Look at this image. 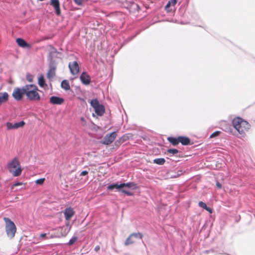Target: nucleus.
Instances as JSON below:
<instances>
[{
  "instance_id": "obj_1",
  "label": "nucleus",
  "mask_w": 255,
  "mask_h": 255,
  "mask_svg": "<svg viewBox=\"0 0 255 255\" xmlns=\"http://www.w3.org/2000/svg\"><path fill=\"white\" fill-rule=\"evenodd\" d=\"M25 87V95L27 99L30 101H39L40 99L39 94L38 93L37 87L33 84L26 85Z\"/></svg>"
},
{
  "instance_id": "obj_2",
  "label": "nucleus",
  "mask_w": 255,
  "mask_h": 255,
  "mask_svg": "<svg viewBox=\"0 0 255 255\" xmlns=\"http://www.w3.org/2000/svg\"><path fill=\"white\" fill-rule=\"evenodd\" d=\"M9 172L14 177L19 176L22 172V169L18 159L15 157L7 165Z\"/></svg>"
},
{
  "instance_id": "obj_3",
  "label": "nucleus",
  "mask_w": 255,
  "mask_h": 255,
  "mask_svg": "<svg viewBox=\"0 0 255 255\" xmlns=\"http://www.w3.org/2000/svg\"><path fill=\"white\" fill-rule=\"evenodd\" d=\"M3 220L5 223V231L6 234L8 237L11 239L14 237L16 232V226L14 223L7 217H4Z\"/></svg>"
},
{
  "instance_id": "obj_4",
  "label": "nucleus",
  "mask_w": 255,
  "mask_h": 255,
  "mask_svg": "<svg viewBox=\"0 0 255 255\" xmlns=\"http://www.w3.org/2000/svg\"><path fill=\"white\" fill-rule=\"evenodd\" d=\"M91 106L94 109L97 116H102L105 113V108L104 105L100 104L97 99H93L90 102Z\"/></svg>"
},
{
  "instance_id": "obj_5",
  "label": "nucleus",
  "mask_w": 255,
  "mask_h": 255,
  "mask_svg": "<svg viewBox=\"0 0 255 255\" xmlns=\"http://www.w3.org/2000/svg\"><path fill=\"white\" fill-rule=\"evenodd\" d=\"M125 187L128 188H132L135 189L136 188V185L133 182H128L127 183H122L121 184H114L108 186V190H113L115 188L120 189Z\"/></svg>"
},
{
  "instance_id": "obj_6",
  "label": "nucleus",
  "mask_w": 255,
  "mask_h": 255,
  "mask_svg": "<svg viewBox=\"0 0 255 255\" xmlns=\"http://www.w3.org/2000/svg\"><path fill=\"white\" fill-rule=\"evenodd\" d=\"M142 238L143 235L140 233H132L126 240L125 242V245L126 246H128L134 244L135 242L134 238H139L140 239H142Z\"/></svg>"
},
{
  "instance_id": "obj_7",
  "label": "nucleus",
  "mask_w": 255,
  "mask_h": 255,
  "mask_svg": "<svg viewBox=\"0 0 255 255\" xmlns=\"http://www.w3.org/2000/svg\"><path fill=\"white\" fill-rule=\"evenodd\" d=\"M25 87L24 86L21 88H15L14 89L12 96L13 98L16 101L21 100L23 96L25 95Z\"/></svg>"
},
{
  "instance_id": "obj_8",
  "label": "nucleus",
  "mask_w": 255,
  "mask_h": 255,
  "mask_svg": "<svg viewBox=\"0 0 255 255\" xmlns=\"http://www.w3.org/2000/svg\"><path fill=\"white\" fill-rule=\"evenodd\" d=\"M117 136V133L116 131L110 134H107L104 138L102 143L105 145H109L112 143Z\"/></svg>"
},
{
  "instance_id": "obj_9",
  "label": "nucleus",
  "mask_w": 255,
  "mask_h": 255,
  "mask_svg": "<svg viewBox=\"0 0 255 255\" xmlns=\"http://www.w3.org/2000/svg\"><path fill=\"white\" fill-rule=\"evenodd\" d=\"M50 4L54 7L56 14L57 16H60L61 12L59 0H51Z\"/></svg>"
},
{
  "instance_id": "obj_10",
  "label": "nucleus",
  "mask_w": 255,
  "mask_h": 255,
  "mask_svg": "<svg viewBox=\"0 0 255 255\" xmlns=\"http://www.w3.org/2000/svg\"><path fill=\"white\" fill-rule=\"evenodd\" d=\"M69 68L71 73L73 75H76L79 72V66L76 61L69 63Z\"/></svg>"
},
{
  "instance_id": "obj_11",
  "label": "nucleus",
  "mask_w": 255,
  "mask_h": 255,
  "mask_svg": "<svg viewBox=\"0 0 255 255\" xmlns=\"http://www.w3.org/2000/svg\"><path fill=\"white\" fill-rule=\"evenodd\" d=\"M25 125V122L23 121H21L18 123H16L14 124H12L11 123H7L6 124V126L7 128V129L9 130L11 129H16L19 128L23 127Z\"/></svg>"
},
{
  "instance_id": "obj_12",
  "label": "nucleus",
  "mask_w": 255,
  "mask_h": 255,
  "mask_svg": "<svg viewBox=\"0 0 255 255\" xmlns=\"http://www.w3.org/2000/svg\"><path fill=\"white\" fill-rule=\"evenodd\" d=\"M251 125L248 122L240 118V128H242V130H240V134L242 132L244 133L245 131H248Z\"/></svg>"
},
{
  "instance_id": "obj_13",
  "label": "nucleus",
  "mask_w": 255,
  "mask_h": 255,
  "mask_svg": "<svg viewBox=\"0 0 255 255\" xmlns=\"http://www.w3.org/2000/svg\"><path fill=\"white\" fill-rule=\"evenodd\" d=\"M50 103L53 105H62L64 102V100L60 97L52 96L50 98Z\"/></svg>"
},
{
  "instance_id": "obj_14",
  "label": "nucleus",
  "mask_w": 255,
  "mask_h": 255,
  "mask_svg": "<svg viewBox=\"0 0 255 255\" xmlns=\"http://www.w3.org/2000/svg\"><path fill=\"white\" fill-rule=\"evenodd\" d=\"M80 78L82 83L85 85H89L91 82V78L86 72H83L81 75Z\"/></svg>"
},
{
  "instance_id": "obj_15",
  "label": "nucleus",
  "mask_w": 255,
  "mask_h": 255,
  "mask_svg": "<svg viewBox=\"0 0 255 255\" xmlns=\"http://www.w3.org/2000/svg\"><path fill=\"white\" fill-rule=\"evenodd\" d=\"M75 212L73 209L71 208H66L64 211V214L66 220L69 221L74 215Z\"/></svg>"
},
{
  "instance_id": "obj_16",
  "label": "nucleus",
  "mask_w": 255,
  "mask_h": 255,
  "mask_svg": "<svg viewBox=\"0 0 255 255\" xmlns=\"http://www.w3.org/2000/svg\"><path fill=\"white\" fill-rule=\"evenodd\" d=\"M16 42L17 45L22 48H31V46L29 44L27 43L24 39L18 38L16 40Z\"/></svg>"
},
{
  "instance_id": "obj_17",
  "label": "nucleus",
  "mask_w": 255,
  "mask_h": 255,
  "mask_svg": "<svg viewBox=\"0 0 255 255\" xmlns=\"http://www.w3.org/2000/svg\"><path fill=\"white\" fill-rule=\"evenodd\" d=\"M179 143L183 145H188L191 144L190 139L186 136H178Z\"/></svg>"
},
{
  "instance_id": "obj_18",
  "label": "nucleus",
  "mask_w": 255,
  "mask_h": 255,
  "mask_svg": "<svg viewBox=\"0 0 255 255\" xmlns=\"http://www.w3.org/2000/svg\"><path fill=\"white\" fill-rule=\"evenodd\" d=\"M8 99V94L6 92L0 93V106L6 103Z\"/></svg>"
},
{
  "instance_id": "obj_19",
  "label": "nucleus",
  "mask_w": 255,
  "mask_h": 255,
  "mask_svg": "<svg viewBox=\"0 0 255 255\" xmlns=\"http://www.w3.org/2000/svg\"><path fill=\"white\" fill-rule=\"evenodd\" d=\"M56 68L54 66L51 67L47 74V77L49 79L53 78L55 75Z\"/></svg>"
},
{
  "instance_id": "obj_20",
  "label": "nucleus",
  "mask_w": 255,
  "mask_h": 255,
  "mask_svg": "<svg viewBox=\"0 0 255 255\" xmlns=\"http://www.w3.org/2000/svg\"><path fill=\"white\" fill-rule=\"evenodd\" d=\"M167 140L174 146H176L179 143L178 137H167Z\"/></svg>"
},
{
  "instance_id": "obj_21",
  "label": "nucleus",
  "mask_w": 255,
  "mask_h": 255,
  "mask_svg": "<svg viewBox=\"0 0 255 255\" xmlns=\"http://www.w3.org/2000/svg\"><path fill=\"white\" fill-rule=\"evenodd\" d=\"M233 126L234 128L239 131V117L235 118L232 121Z\"/></svg>"
},
{
  "instance_id": "obj_22",
  "label": "nucleus",
  "mask_w": 255,
  "mask_h": 255,
  "mask_svg": "<svg viewBox=\"0 0 255 255\" xmlns=\"http://www.w3.org/2000/svg\"><path fill=\"white\" fill-rule=\"evenodd\" d=\"M38 83L40 87L44 88L47 86V84L45 82V80L43 75H41L39 78Z\"/></svg>"
},
{
  "instance_id": "obj_23",
  "label": "nucleus",
  "mask_w": 255,
  "mask_h": 255,
  "mask_svg": "<svg viewBox=\"0 0 255 255\" xmlns=\"http://www.w3.org/2000/svg\"><path fill=\"white\" fill-rule=\"evenodd\" d=\"M61 87L64 90L67 91L70 89V86L67 80H63L61 82Z\"/></svg>"
},
{
  "instance_id": "obj_24",
  "label": "nucleus",
  "mask_w": 255,
  "mask_h": 255,
  "mask_svg": "<svg viewBox=\"0 0 255 255\" xmlns=\"http://www.w3.org/2000/svg\"><path fill=\"white\" fill-rule=\"evenodd\" d=\"M165 162V160L163 158H156L153 160V163L158 165H163Z\"/></svg>"
},
{
  "instance_id": "obj_25",
  "label": "nucleus",
  "mask_w": 255,
  "mask_h": 255,
  "mask_svg": "<svg viewBox=\"0 0 255 255\" xmlns=\"http://www.w3.org/2000/svg\"><path fill=\"white\" fill-rule=\"evenodd\" d=\"M177 3V0H169L166 5L165 9H167L170 6H174Z\"/></svg>"
},
{
  "instance_id": "obj_26",
  "label": "nucleus",
  "mask_w": 255,
  "mask_h": 255,
  "mask_svg": "<svg viewBox=\"0 0 255 255\" xmlns=\"http://www.w3.org/2000/svg\"><path fill=\"white\" fill-rule=\"evenodd\" d=\"M125 136H123L121 138H120L119 140H117L115 142V145L117 146L120 145L122 143L124 142L125 141Z\"/></svg>"
},
{
  "instance_id": "obj_27",
  "label": "nucleus",
  "mask_w": 255,
  "mask_h": 255,
  "mask_svg": "<svg viewBox=\"0 0 255 255\" xmlns=\"http://www.w3.org/2000/svg\"><path fill=\"white\" fill-rule=\"evenodd\" d=\"M77 240V237H74L72 238L68 244V245L69 246L72 245L73 244H74L76 242Z\"/></svg>"
},
{
  "instance_id": "obj_28",
  "label": "nucleus",
  "mask_w": 255,
  "mask_h": 255,
  "mask_svg": "<svg viewBox=\"0 0 255 255\" xmlns=\"http://www.w3.org/2000/svg\"><path fill=\"white\" fill-rule=\"evenodd\" d=\"M167 152L169 153H171V154H175L177 153H178L179 151L178 150L176 149H168L167 150Z\"/></svg>"
},
{
  "instance_id": "obj_29",
  "label": "nucleus",
  "mask_w": 255,
  "mask_h": 255,
  "mask_svg": "<svg viewBox=\"0 0 255 255\" xmlns=\"http://www.w3.org/2000/svg\"><path fill=\"white\" fill-rule=\"evenodd\" d=\"M26 78V80L28 82H31L33 81V76L30 73L27 74Z\"/></svg>"
},
{
  "instance_id": "obj_30",
  "label": "nucleus",
  "mask_w": 255,
  "mask_h": 255,
  "mask_svg": "<svg viewBox=\"0 0 255 255\" xmlns=\"http://www.w3.org/2000/svg\"><path fill=\"white\" fill-rule=\"evenodd\" d=\"M220 133H221L220 131H216L210 135V138H213V137L218 136L220 134Z\"/></svg>"
},
{
  "instance_id": "obj_31",
  "label": "nucleus",
  "mask_w": 255,
  "mask_h": 255,
  "mask_svg": "<svg viewBox=\"0 0 255 255\" xmlns=\"http://www.w3.org/2000/svg\"><path fill=\"white\" fill-rule=\"evenodd\" d=\"M45 178H40L35 181V183L38 185H42L45 181Z\"/></svg>"
},
{
  "instance_id": "obj_32",
  "label": "nucleus",
  "mask_w": 255,
  "mask_h": 255,
  "mask_svg": "<svg viewBox=\"0 0 255 255\" xmlns=\"http://www.w3.org/2000/svg\"><path fill=\"white\" fill-rule=\"evenodd\" d=\"M199 206L204 209H206L207 207L206 204L202 201L199 202Z\"/></svg>"
},
{
  "instance_id": "obj_33",
  "label": "nucleus",
  "mask_w": 255,
  "mask_h": 255,
  "mask_svg": "<svg viewBox=\"0 0 255 255\" xmlns=\"http://www.w3.org/2000/svg\"><path fill=\"white\" fill-rule=\"evenodd\" d=\"M121 191L122 192L124 193L125 194H127V195H128V196L132 195V194L131 192H129L126 190L123 189L121 190Z\"/></svg>"
},
{
  "instance_id": "obj_34",
  "label": "nucleus",
  "mask_w": 255,
  "mask_h": 255,
  "mask_svg": "<svg viewBox=\"0 0 255 255\" xmlns=\"http://www.w3.org/2000/svg\"><path fill=\"white\" fill-rule=\"evenodd\" d=\"M74 1L77 4L81 5L83 3V0H74Z\"/></svg>"
},
{
  "instance_id": "obj_35",
  "label": "nucleus",
  "mask_w": 255,
  "mask_h": 255,
  "mask_svg": "<svg viewBox=\"0 0 255 255\" xmlns=\"http://www.w3.org/2000/svg\"><path fill=\"white\" fill-rule=\"evenodd\" d=\"M88 174V172L87 171H83L81 173H80V176H85L86 175H87Z\"/></svg>"
},
{
  "instance_id": "obj_36",
  "label": "nucleus",
  "mask_w": 255,
  "mask_h": 255,
  "mask_svg": "<svg viewBox=\"0 0 255 255\" xmlns=\"http://www.w3.org/2000/svg\"><path fill=\"white\" fill-rule=\"evenodd\" d=\"M216 187L218 189H221L222 188V185L219 182H217V183H216Z\"/></svg>"
},
{
  "instance_id": "obj_37",
  "label": "nucleus",
  "mask_w": 255,
  "mask_h": 255,
  "mask_svg": "<svg viewBox=\"0 0 255 255\" xmlns=\"http://www.w3.org/2000/svg\"><path fill=\"white\" fill-rule=\"evenodd\" d=\"M205 210L207 211H208L210 213H212L213 212V210L211 208H209L208 207H207L206 209H205Z\"/></svg>"
},
{
  "instance_id": "obj_38",
  "label": "nucleus",
  "mask_w": 255,
  "mask_h": 255,
  "mask_svg": "<svg viewBox=\"0 0 255 255\" xmlns=\"http://www.w3.org/2000/svg\"><path fill=\"white\" fill-rule=\"evenodd\" d=\"M22 184H23V183H22V182H16V183H15L13 184V186H19V185H21Z\"/></svg>"
},
{
  "instance_id": "obj_39",
  "label": "nucleus",
  "mask_w": 255,
  "mask_h": 255,
  "mask_svg": "<svg viewBox=\"0 0 255 255\" xmlns=\"http://www.w3.org/2000/svg\"><path fill=\"white\" fill-rule=\"evenodd\" d=\"M100 247L99 246H97L95 248V251L96 252H98L100 250Z\"/></svg>"
},
{
  "instance_id": "obj_40",
  "label": "nucleus",
  "mask_w": 255,
  "mask_h": 255,
  "mask_svg": "<svg viewBox=\"0 0 255 255\" xmlns=\"http://www.w3.org/2000/svg\"><path fill=\"white\" fill-rule=\"evenodd\" d=\"M46 234H45V233L41 234L40 235V237H41V238H46Z\"/></svg>"
},
{
  "instance_id": "obj_41",
  "label": "nucleus",
  "mask_w": 255,
  "mask_h": 255,
  "mask_svg": "<svg viewBox=\"0 0 255 255\" xmlns=\"http://www.w3.org/2000/svg\"><path fill=\"white\" fill-rule=\"evenodd\" d=\"M81 121L84 123H86L85 120L83 117L81 118Z\"/></svg>"
}]
</instances>
